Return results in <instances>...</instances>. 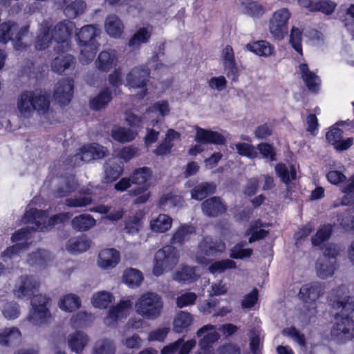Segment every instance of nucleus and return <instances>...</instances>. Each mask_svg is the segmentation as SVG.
Returning a JSON list of instances; mask_svg holds the SVG:
<instances>
[{
	"label": "nucleus",
	"instance_id": "obj_1",
	"mask_svg": "<svg viewBox=\"0 0 354 354\" xmlns=\"http://www.w3.org/2000/svg\"><path fill=\"white\" fill-rule=\"evenodd\" d=\"M71 216L69 212H63L48 218L46 211L30 208L27 210L23 217L25 223H29L30 227H24L16 232L12 236V242L17 243L8 248L2 254L4 261L13 259L20 254L28 246V240L32 237V232H44L52 228L55 225L62 223Z\"/></svg>",
	"mask_w": 354,
	"mask_h": 354
},
{
	"label": "nucleus",
	"instance_id": "obj_2",
	"mask_svg": "<svg viewBox=\"0 0 354 354\" xmlns=\"http://www.w3.org/2000/svg\"><path fill=\"white\" fill-rule=\"evenodd\" d=\"M330 305L340 312L335 317L331 335L336 341L345 343L354 337V296L350 295L346 286L331 290L328 296Z\"/></svg>",
	"mask_w": 354,
	"mask_h": 354
},
{
	"label": "nucleus",
	"instance_id": "obj_3",
	"mask_svg": "<svg viewBox=\"0 0 354 354\" xmlns=\"http://www.w3.org/2000/svg\"><path fill=\"white\" fill-rule=\"evenodd\" d=\"M49 96L46 93H35L33 91H24L17 100V109L20 117L28 118L35 111L41 115V122L52 123L53 113L49 110Z\"/></svg>",
	"mask_w": 354,
	"mask_h": 354
},
{
	"label": "nucleus",
	"instance_id": "obj_4",
	"mask_svg": "<svg viewBox=\"0 0 354 354\" xmlns=\"http://www.w3.org/2000/svg\"><path fill=\"white\" fill-rule=\"evenodd\" d=\"M75 30V41L80 49L79 60L86 65L93 60L99 49L97 38L100 36L101 30L96 24L85 25Z\"/></svg>",
	"mask_w": 354,
	"mask_h": 354
},
{
	"label": "nucleus",
	"instance_id": "obj_5",
	"mask_svg": "<svg viewBox=\"0 0 354 354\" xmlns=\"http://www.w3.org/2000/svg\"><path fill=\"white\" fill-rule=\"evenodd\" d=\"M149 66H140L132 68L127 75L126 86L129 88H140L141 91L137 97L139 99L143 98L147 93L145 88L146 82L149 75V70L153 68L154 70H159L164 66L160 62L157 55H154L149 62Z\"/></svg>",
	"mask_w": 354,
	"mask_h": 354
},
{
	"label": "nucleus",
	"instance_id": "obj_6",
	"mask_svg": "<svg viewBox=\"0 0 354 354\" xmlns=\"http://www.w3.org/2000/svg\"><path fill=\"white\" fill-rule=\"evenodd\" d=\"M179 257L178 250L171 245H165L158 250L154 255L153 274L160 277L171 270L178 263Z\"/></svg>",
	"mask_w": 354,
	"mask_h": 354
},
{
	"label": "nucleus",
	"instance_id": "obj_7",
	"mask_svg": "<svg viewBox=\"0 0 354 354\" xmlns=\"http://www.w3.org/2000/svg\"><path fill=\"white\" fill-rule=\"evenodd\" d=\"M163 306L161 297L151 292L142 294L135 304L136 313L147 319L158 318Z\"/></svg>",
	"mask_w": 354,
	"mask_h": 354
},
{
	"label": "nucleus",
	"instance_id": "obj_8",
	"mask_svg": "<svg viewBox=\"0 0 354 354\" xmlns=\"http://www.w3.org/2000/svg\"><path fill=\"white\" fill-rule=\"evenodd\" d=\"M75 24L69 19H64L57 23L51 31L56 44L54 47L55 52L66 53L71 48V35L75 30Z\"/></svg>",
	"mask_w": 354,
	"mask_h": 354
},
{
	"label": "nucleus",
	"instance_id": "obj_9",
	"mask_svg": "<svg viewBox=\"0 0 354 354\" xmlns=\"http://www.w3.org/2000/svg\"><path fill=\"white\" fill-rule=\"evenodd\" d=\"M151 170L147 167L138 168L131 174L132 184L139 185L138 188L130 191L131 195L137 196L134 203L142 204L148 201L150 196V194L147 191L149 187L148 181L151 179Z\"/></svg>",
	"mask_w": 354,
	"mask_h": 354
},
{
	"label": "nucleus",
	"instance_id": "obj_10",
	"mask_svg": "<svg viewBox=\"0 0 354 354\" xmlns=\"http://www.w3.org/2000/svg\"><path fill=\"white\" fill-rule=\"evenodd\" d=\"M48 298L41 294L33 296L31 300V309L28 315V320L34 326H41L48 324L51 319L48 310Z\"/></svg>",
	"mask_w": 354,
	"mask_h": 354
},
{
	"label": "nucleus",
	"instance_id": "obj_11",
	"mask_svg": "<svg viewBox=\"0 0 354 354\" xmlns=\"http://www.w3.org/2000/svg\"><path fill=\"white\" fill-rule=\"evenodd\" d=\"M291 15L290 11L286 8H279L271 15L268 28L275 40L281 41L288 35V22Z\"/></svg>",
	"mask_w": 354,
	"mask_h": 354
},
{
	"label": "nucleus",
	"instance_id": "obj_12",
	"mask_svg": "<svg viewBox=\"0 0 354 354\" xmlns=\"http://www.w3.org/2000/svg\"><path fill=\"white\" fill-rule=\"evenodd\" d=\"M28 25L19 28L15 22L3 23L0 25V42L6 44L12 41L15 50H22L26 46L21 39L28 33Z\"/></svg>",
	"mask_w": 354,
	"mask_h": 354
},
{
	"label": "nucleus",
	"instance_id": "obj_13",
	"mask_svg": "<svg viewBox=\"0 0 354 354\" xmlns=\"http://www.w3.org/2000/svg\"><path fill=\"white\" fill-rule=\"evenodd\" d=\"M325 289L324 283L319 281L306 283L300 288L298 294L299 298L305 304H310L311 306L306 314L309 317L317 313L316 301L324 295Z\"/></svg>",
	"mask_w": 354,
	"mask_h": 354
},
{
	"label": "nucleus",
	"instance_id": "obj_14",
	"mask_svg": "<svg viewBox=\"0 0 354 354\" xmlns=\"http://www.w3.org/2000/svg\"><path fill=\"white\" fill-rule=\"evenodd\" d=\"M339 250L336 245H329L316 263V272L317 276L326 279L331 277L336 269V256L338 254Z\"/></svg>",
	"mask_w": 354,
	"mask_h": 354
},
{
	"label": "nucleus",
	"instance_id": "obj_15",
	"mask_svg": "<svg viewBox=\"0 0 354 354\" xmlns=\"http://www.w3.org/2000/svg\"><path fill=\"white\" fill-rule=\"evenodd\" d=\"M39 282L32 275L24 274L18 277L14 284L12 293L19 299H29L37 291Z\"/></svg>",
	"mask_w": 354,
	"mask_h": 354
},
{
	"label": "nucleus",
	"instance_id": "obj_16",
	"mask_svg": "<svg viewBox=\"0 0 354 354\" xmlns=\"http://www.w3.org/2000/svg\"><path fill=\"white\" fill-rule=\"evenodd\" d=\"M196 141L198 142L196 145L192 146L189 150V153L192 156H196L205 150L204 144H216L221 145L225 142V138L221 133L217 131L206 130L196 127Z\"/></svg>",
	"mask_w": 354,
	"mask_h": 354
},
{
	"label": "nucleus",
	"instance_id": "obj_17",
	"mask_svg": "<svg viewBox=\"0 0 354 354\" xmlns=\"http://www.w3.org/2000/svg\"><path fill=\"white\" fill-rule=\"evenodd\" d=\"M108 149L98 144L93 143L83 146L80 152L69 160L73 167L80 165L82 162H88L93 159L102 158L108 154Z\"/></svg>",
	"mask_w": 354,
	"mask_h": 354
},
{
	"label": "nucleus",
	"instance_id": "obj_18",
	"mask_svg": "<svg viewBox=\"0 0 354 354\" xmlns=\"http://www.w3.org/2000/svg\"><path fill=\"white\" fill-rule=\"evenodd\" d=\"M225 249V244L221 241H214L210 236H206L200 242L196 254V260L198 263H208L207 257L214 256Z\"/></svg>",
	"mask_w": 354,
	"mask_h": 354
},
{
	"label": "nucleus",
	"instance_id": "obj_19",
	"mask_svg": "<svg viewBox=\"0 0 354 354\" xmlns=\"http://www.w3.org/2000/svg\"><path fill=\"white\" fill-rule=\"evenodd\" d=\"M133 301L130 297L122 299L117 305L112 306L104 317V322L108 326H114L116 323L125 319L132 309Z\"/></svg>",
	"mask_w": 354,
	"mask_h": 354
},
{
	"label": "nucleus",
	"instance_id": "obj_20",
	"mask_svg": "<svg viewBox=\"0 0 354 354\" xmlns=\"http://www.w3.org/2000/svg\"><path fill=\"white\" fill-rule=\"evenodd\" d=\"M198 337L203 336L199 342L200 349L197 354H210V344L219 339V334L215 326L207 324L196 333Z\"/></svg>",
	"mask_w": 354,
	"mask_h": 354
},
{
	"label": "nucleus",
	"instance_id": "obj_21",
	"mask_svg": "<svg viewBox=\"0 0 354 354\" xmlns=\"http://www.w3.org/2000/svg\"><path fill=\"white\" fill-rule=\"evenodd\" d=\"M346 122L340 121L331 127L326 133V139L328 142L333 145L337 151H344L348 149L353 143V140L348 138L346 140H342L343 131L337 127L342 126Z\"/></svg>",
	"mask_w": 354,
	"mask_h": 354
},
{
	"label": "nucleus",
	"instance_id": "obj_22",
	"mask_svg": "<svg viewBox=\"0 0 354 354\" xmlns=\"http://www.w3.org/2000/svg\"><path fill=\"white\" fill-rule=\"evenodd\" d=\"M73 94V81L62 78L55 86L53 96L60 104H66L71 100Z\"/></svg>",
	"mask_w": 354,
	"mask_h": 354
},
{
	"label": "nucleus",
	"instance_id": "obj_23",
	"mask_svg": "<svg viewBox=\"0 0 354 354\" xmlns=\"http://www.w3.org/2000/svg\"><path fill=\"white\" fill-rule=\"evenodd\" d=\"M221 62L227 77L232 81H236L239 77V69L232 46H227L223 48L221 53Z\"/></svg>",
	"mask_w": 354,
	"mask_h": 354
},
{
	"label": "nucleus",
	"instance_id": "obj_24",
	"mask_svg": "<svg viewBox=\"0 0 354 354\" xmlns=\"http://www.w3.org/2000/svg\"><path fill=\"white\" fill-rule=\"evenodd\" d=\"M50 19L43 21L39 26L38 33L35 39V46L37 50H44L49 47L53 39L51 31Z\"/></svg>",
	"mask_w": 354,
	"mask_h": 354
},
{
	"label": "nucleus",
	"instance_id": "obj_25",
	"mask_svg": "<svg viewBox=\"0 0 354 354\" xmlns=\"http://www.w3.org/2000/svg\"><path fill=\"white\" fill-rule=\"evenodd\" d=\"M119 62V55L114 50L102 51L95 60L96 68L101 71L108 72L115 68Z\"/></svg>",
	"mask_w": 354,
	"mask_h": 354
},
{
	"label": "nucleus",
	"instance_id": "obj_26",
	"mask_svg": "<svg viewBox=\"0 0 354 354\" xmlns=\"http://www.w3.org/2000/svg\"><path fill=\"white\" fill-rule=\"evenodd\" d=\"M201 273L198 267L180 266L174 273L172 279L182 284H189L196 281Z\"/></svg>",
	"mask_w": 354,
	"mask_h": 354
},
{
	"label": "nucleus",
	"instance_id": "obj_27",
	"mask_svg": "<svg viewBox=\"0 0 354 354\" xmlns=\"http://www.w3.org/2000/svg\"><path fill=\"white\" fill-rule=\"evenodd\" d=\"M120 261L119 251L114 248L102 250L98 255L97 265L103 270H110L115 268Z\"/></svg>",
	"mask_w": 354,
	"mask_h": 354
},
{
	"label": "nucleus",
	"instance_id": "obj_28",
	"mask_svg": "<svg viewBox=\"0 0 354 354\" xmlns=\"http://www.w3.org/2000/svg\"><path fill=\"white\" fill-rule=\"evenodd\" d=\"M300 6L306 8L309 11H319L325 15L331 14L335 9L337 4L331 0H297Z\"/></svg>",
	"mask_w": 354,
	"mask_h": 354
},
{
	"label": "nucleus",
	"instance_id": "obj_29",
	"mask_svg": "<svg viewBox=\"0 0 354 354\" xmlns=\"http://www.w3.org/2000/svg\"><path fill=\"white\" fill-rule=\"evenodd\" d=\"M21 342V333L17 327H6L0 329V346L15 347Z\"/></svg>",
	"mask_w": 354,
	"mask_h": 354
},
{
	"label": "nucleus",
	"instance_id": "obj_30",
	"mask_svg": "<svg viewBox=\"0 0 354 354\" xmlns=\"http://www.w3.org/2000/svg\"><path fill=\"white\" fill-rule=\"evenodd\" d=\"M170 109L167 101H158L151 106L146 111L145 118L149 119L151 127L158 124V117H165L169 115Z\"/></svg>",
	"mask_w": 354,
	"mask_h": 354
},
{
	"label": "nucleus",
	"instance_id": "obj_31",
	"mask_svg": "<svg viewBox=\"0 0 354 354\" xmlns=\"http://www.w3.org/2000/svg\"><path fill=\"white\" fill-rule=\"evenodd\" d=\"M58 55L51 62V69L57 74H62L66 70L73 68L75 66V57L66 53L56 52Z\"/></svg>",
	"mask_w": 354,
	"mask_h": 354
},
{
	"label": "nucleus",
	"instance_id": "obj_32",
	"mask_svg": "<svg viewBox=\"0 0 354 354\" xmlns=\"http://www.w3.org/2000/svg\"><path fill=\"white\" fill-rule=\"evenodd\" d=\"M90 341L89 337L82 331H75L67 337L69 348L76 354H81Z\"/></svg>",
	"mask_w": 354,
	"mask_h": 354
},
{
	"label": "nucleus",
	"instance_id": "obj_33",
	"mask_svg": "<svg viewBox=\"0 0 354 354\" xmlns=\"http://www.w3.org/2000/svg\"><path fill=\"white\" fill-rule=\"evenodd\" d=\"M173 223V218L166 214L153 216L149 220V229L154 233H165L169 231Z\"/></svg>",
	"mask_w": 354,
	"mask_h": 354
},
{
	"label": "nucleus",
	"instance_id": "obj_34",
	"mask_svg": "<svg viewBox=\"0 0 354 354\" xmlns=\"http://www.w3.org/2000/svg\"><path fill=\"white\" fill-rule=\"evenodd\" d=\"M104 30L112 38L119 39L124 32V24L115 14L109 15L104 21Z\"/></svg>",
	"mask_w": 354,
	"mask_h": 354
},
{
	"label": "nucleus",
	"instance_id": "obj_35",
	"mask_svg": "<svg viewBox=\"0 0 354 354\" xmlns=\"http://www.w3.org/2000/svg\"><path fill=\"white\" fill-rule=\"evenodd\" d=\"M78 193L79 196L67 198L65 204L71 207H84L92 203L93 191L91 187L81 188Z\"/></svg>",
	"mask_w": 354,
	"mask_h": 354
},
{
	"label": "nucleus",
	"instance_id": "obj_36",
	"mask_svg": "<svg viewBox=\"0 0 354 354\" xmlns=\"http://www.w3.org/2000/svg\"><path fill=\"white\" fill-rule=\"evenodd\" d=\"M153 26L147 24L139 28L129 41V46L132 50H138L142 44H147L151 37Z\"/></svg>",
	"mask_w": 354,
	"mask_h": 354
},
{
	"label": "nucleus",
	"instance_id": "obj_37",
	"mask_svg": "<svg viewBox=\"0 0 354 354\" xmlns=\"http://www.w3.org/2000/svg\"><path fill=\"white\" fill-rule=\"evenodd\" d=\"M196 233V227L191 224H183L174 230L171 239L173 244L182 245Z\"/></svg>",
	"mask_w": 354,
	"mask_h": 354
},
{
	"label": "nucleus",
	"instance_id": "obj_38",
	"mask_svg": "<svg viewBox=\"0 0 354 354\" xmlns=\"http://www.w3.org/2000/svg\"><path fill=\"white\" fill-rule=\"evenodd\" d=\"M138 135V130L120 126H114L111 131V138L120 143L130 142L134 140Z\"/></svg>",
	"mask_w": 354,
	"mask_h": 354
},
{
	"label": "nucleus",
	"instance_id": "obj_39",
	"mask_svg": "<svg viewBox=\"0 0 354 354\" xmlns=\"http://www.w3.org/2000/svg\"><path fill=\"white\" fill-rule=\"evenodd\" d=\"M201 206L203 212L208 216H216L225 211V205L216 196L205 200Z\"/></svg>",
	"mask_w": 354,
	"mask_h": 354
},
{
	"label": "nucleus",
	"instance_id": "obj_40",
	"mask_svg": "<svg viewBox=\"0 0 354 354\" xmlns=\"http://www.w3.org/2000/svg\"><path fill=\"white\" fill-rule=\"evenodd\" d=\"M299 73L310 91L316 92L319 88L320 80L319 77L310 71L306 64H301L299 66Z\"/></svg>",
	"mask_w": 354,
	"mask_h": 354
},
{
	"label": "nucleus",
	"instance_id": "obj_41",
	"mask_svg": "<svg viewBox=\"0 0 354 354\" xmlns=\"http://www.w3.org/2000/svg\"><path fill=\"white\" fill-rule=\"evenodd\" d=\"M246 48L261 57H268L274 53V47L266 40H260L248 44Z\"/></svg>",
	"mask_w": 354,
	"mask_h": 354
},
{
	"label": "nucleus",
	"instance_id": "obj_42",
	"mask_svg": "<svg viewBox=\"0 0 354 354\" xmlns=\"http://www.w3.org/2000/svg\"><path fill=\"white\" fill-rule=\"evenodd\" d=\"M91 241L86 236L73 237L68 240L66 248L73 254L81 253L89 249Z\"/></svg>",
	"mask_w": 354,
	"mask_h": 354
},
{
	"label": "nucleus",
	"instance_id": "obj_43",
	"mask_svg": "<svg viewBox=\"0 0 354 354\" xmlns=\"http://www.w3.org/2000/svg\"><path fill=\"white\" fill-rule=\"evenodd\" d=\"M82 301L80 298L73 293H69L62 297L58 301L59 308L65 312H73L79 309Z\"/></svg>",
	"mask_w": 354,
	"mask_h": 354
},
{
	"label": "nucleus",
	"instance_id": "obj_44",
	"mask_svg": "<svg viewBox=\"0 0 354 354\" xmlns=\"http://www.w3.org/2000/svg\"><path fill=\"white\" fill-rule=\"evenodd\" d=\"M95 219L90 214H82L72 219V227L79 232H86L95 226Z\"/></svg>",
	"mask_w": 354,
	"mask_h": 354
},
{
	"label": "nucleus",
	"instance_id": "obj_45",
	"mask_svg": "<svg viewBox=\"0 0 354 354\" xmlns=\"http://www.w3.org/2000/svg\"><path fill=\"white\" fill-rule=\"evenodd\" d=\"M115 299L112 293L101 290L93 293L91 299L92 306L96 308L104 309Z\"/></svg>",
	"mask_w": 354,
	"mask_h": 354
},
{
	"label": "nucleus",
	"instance_id": "obj_46",
	"mask_svg": "<svg viewBox=\"0 0 354 354\" xmlns=\"http://www.w3.org/2000/svg\"><path fill=\"white\" fill-rule=\"evenodd\" d=\"M123 171L121 164L117 163L114 159L107 160L104 165V178L106 182H112L118 179Z\"/></svg>",
	"mask_w": 354,
	"mask_h": 354
},
{
	"label": "nucleus",
	"instance_id": "obj_47",
	"mask_svg": "<svg viewBox=\"0 0 354 354\" xmlns=\"http://www.w3.org/2000/svg\"><path fill=\"white\" fill-rule=\"evenodd\" d=\"M241 9L243 13L252 17H259L265 13L263 6L252 0H241Z\"/></svg>",
	"mask_w": 354,
	"mask_h": 354
},
{
	"label": "nucleus",
	"instance_id": "obj_48",
	"mask_svg": "<svg viewBox=\"0 0 354 354\" xmlns=\"http://www.w3.org/2000/svg\"><path fill=\"white\" fill-rule=\"evenodd\" d=\"M111 99L110 89L109 88H103L97 96L91 100L90 106L93 110H101L106 107Z\"/></svg>",
	"mask_w": 354,
	"mask_h": 354
},
{
	"label": "nucleus",
	"instance_id": "obj_49",
	"mask_svg": "<svg viewBox=\"0 0 354 354\" xmlns=\"http://www.w3.org/2000/svg\"><path fill=\"white\" fill-rule=\"evenodd\" d=\"M53 354H66L64 351L56 350ZM92 354H115V347L113 342L103 339L98 341L93 349Z\"/></svg>",
	"mask_w": 354,
	"mask_h": 354
},
{
	"label": "nucleus",
	"instance_id": "obj_50",
	"mask_svg": "<svg viewBox=\"0 0 354 354\" xmlns=\"http://www.w3.org/2000/svg\"><path fill=\"white\" fill-rule=\"evenodd\" d=\"M123 281L131 288H136L142 282L144 277L142 273L135 268L127 269L123 273Z\"/></svg>",
	"mask_w": 354,
	"mask_h": 354
},
{
	"label": "nucleus",
	"instance_id": "obj_51",
	"mask_svg": "<svg viewBox=\"0 0 354 354\" xmlns=\"http://www.w3.org/2000/svg\"><path fill=\"white\" fill-rule=\"evenodd\" d=\"M215 189L216 187L213 183H201L191 191L192 198L197 201H201L206 198L209 194H213Z\"/></svg>",
	"mask_w": 354,
	"mask_h": 354
},
{
	"label": "nucleus",
	"instance_id": "obj_52",
	"mask_svg": "<svg viewBox=\"0 0 354 354\" xmlns=\"http://www.w3.org/2000/svg\"><path fill=\"white\" fill-rule=\"evenodd\" d=\"M193 322L192 315L185 311L179 312L174 320V330L176 333L186 330Z\"/></svg>",
	"mask_w": 354,
	"mask_h": 354
},
{
	"label": "nucleus",
	"instance_id": "obj_53",
	"mask_svg": "<svg viewBox=\"0 0 354 354\" xmlns=\"http://www.w3.org/2000/svg\"><path fill=\"white\" fill-rule=\"evenodd\" d=\"M275 171L281 180L286 185L291 180L296 178V169L292 165L286 166L284 164H278L275 167Z\"/></svg>",
	"mask_w": 354,
	"mask_h": 354
},
{
	"label": "nucleus",
	"instance_id": "obj_54",
	"mask_svg": "<svg viewBox=\"0 0 354 354\" xmlns=\"http://www.w3.org/2000/svg\"><path fill=\"white\" fill-rule=\"evenodd\" d=\"M143 213L140 212L134 216L129 217L125 223V231L129 234H135L138 233L142 227V219Z\"/></svg>",
	"mask_w": 354,
	"mask_h": 354
},
{
	"label": "nucleus",
	"instance_id": "obj_55",
	"mask_svg": "<svg viewBox=\"0 0 354 354\" xmlns=\"http://www.w3.org/2000/svg\"><path fill=\"white\" fill-rule=\"evenodd\" d=\"M302 33L303 30L297 26H292L289 35V44L300 55H303L302 51Z\"/></svg>",
	"mask_w": 354,
	"mask_h": 354
},
{
	"label": "nucleus",
	"instance_id": "obj_56",
	"mask_svg": "<svg viewBox=\"0 0 354 354\" xmlns=\"http://www.w3.org/2000/svg\"><path fill=\"white\" fill-rule=\"evenodd\" d=\"M184 201L180 196L169 193L163 195L159 201L160 207L165 209H170L175 207H181Z\"/></svg>",
	"mask_w": 354,
	"mask_h": 354
},
{
	"label": "nucleus",
	"instance_id": "obj_57",
	"mask_svg": "<svg viewBox=\"0 0 354 354\" xmlns=\"http://www.w3.org/2000/svg\"><path fill=\"white\" fill-rule=\"evenodd\" d=\"M85 8L86 3L82 0H75L65 7L64 12L67 17L74 19L82 14Z\"/></svg>",
	"mask_w": 354,
	"mask_h": 354
},
{
	"label": "nucleus",
	"instance_id": "obj_58",
	"mask_svg": "<svg viewBox=\"0 0 354 354\" xmlns=\"http://www.w3.org/2000/svg\"><path fill=\"white\" fill-rule=\"evenodd\" d=\"M232 148L236 149L239 155L250 159H254L258 156L257 149L250 143L238 142L234 144Z\"/></svg>",
	"mask_w": 354,
	"mask_h": 354
},
{
	"label": "nucleus",
	"instance_id": "obj_59",
	"mask_svg": "<svg viewBox=\"0 0 354 354\" xmlns=\"http://www.w3.org/2000/svg\"><path fill=\"white\" fill-rule=\"evenodd\" d=\"M235 268L236 263L234 261L231 259H223L212 263L209 267V270L212 274H216L223 273L228 269H233Z\"/></svg>",
	"mask_w": 354,
	"mask_h": 354
},
{
	"label": "nucleus",
	"instance_id": "obj_60",
	"mask_svg": "<svg viewBox=\"0 0 354 354\" xmlns=\"http://www.w3.org/2000/svg\"><path fill=\"white\" fill-rule=\"evenodd\" d=\"M1 313L3 317L9 320L15 319L20 315V308L19 304L15 301L5 303L1 307Z\"/></svg>",
	"mask_w": 354,
	"mask_h": 354
},
{
	"label": "nucleus",
	"instance_id": "obj_61",
	"mask_svg": "<svg viewBox=\"0 0 354 354\" xmlns=\"http://www.w3.org/2000/svg\"><path fill=\"white\" fill-rule=\"evenodd\" d=\"M263 227V224L259 221H257L248 229L246 234H251V236L249 238L250 243L254 242L267 236L268 231L261 229L260 227Z\"/></svg>",
	"mask_w": 354,
	"mask_h": 354
},
{
	"label": "nucleus",
	"instance_id": "obj_62",
	"mask_svg": "<svg viewBox=\"0 0 354 354\" xmlns=\"http://www.w3.org/2000/svg\"><path fill=\"white\" fill-rule=\"evenodd\" d=\"M342 167V165L340 163L334 164L330 166V171L326 175L328 182L333 185H339L346 180V176L342 172L336 169H341Z\"/></svg>",
	"mask_w": 354,
	"mask_h": 354
},
{
	"label": "nucleus",
	"instance_id": "obj_63",
	"mask_svg": "<svg viewBox=\"0 0 354 354\" xmlns=\"http://www.w3.org/2000/svg\"><path fill=\"white\" fill-rule=\"evenodd\" d=\"M332 232L331 225H324L317 230L316 234L312 238V243L314 245H319L324 241L328 240Z\"/></svg>",
	"mask_w": 354,
	"mask_h": 354
},
{
	"label": "nucleus",
	"instance_id": "obj_64",
	"mask_svg": "<svg viewBox=\"0 0 354 354\" xmlns=\"http://www.w3.org/2000/svg\"><path fill=\"white\" fill-rule=\"evenodd\" d=\"M64 187H59L56 192L57 197H64L77 189V180L74 176L68 177L64 182Z\"/></svg>",
	"mask_w": 354,
	"mask_h": 354
}]
</instances>
